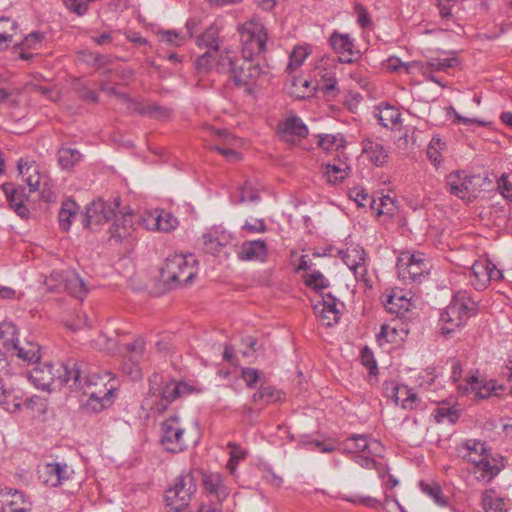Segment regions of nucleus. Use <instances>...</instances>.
Returning <instances> with one entry per match:
<instances>
[{
  "label": "nucleus",
  "instance_id": "nucleus-1",
  "mask_svg": "<svg viewBox=\"0 0 512 512\" xmlns=\"http://www.w3.org/2000/svg\"><path fill=\"white\" fill-rule=\"evenodd\" d=\"M58 373L59 384L71 391H83L89 396L88 405L94 411H100L112 403L118 384L111 372L92 371L84 364L68 360L61 364Z\"/></svg>",
  "mask_w": 512,
  "mask_h": 512
},
{
  "label": "nucleus",
  "instance_id": "nucleus-2",
  "mask_svg": "<svg viewBox=\"0 0 512 512\" xmlns=\"http://www.w3.org/2000/svg\"><path fill=\"white\" fill-rule=\"evenodd\" d=\"M188 391L187 384L175 380L164 381L161 374L154 373L149 378V390L145 403L149 405L150 410L162 413L174 400Z\"/></svg>",
  "mask_w": 512,
  "mask_h": 512
},
{
  "label": "nucleus",
  "instance_id": "nucleus-3",
  "mask_svg": "<svg viewBox=\"0 0 512 512\" xmlns=\"http://www.w3.org/2000/svg\"><path fill=\"white\" fill-rule=\"evenodd\" d=\"M476 312L477 303L466 291L455 292L450 304L440 315V321L444 324L440 329L441 334L448 336L456 328L463 326Z\"/></svg>",
  "mask_w": 512,
  "mask_h": 512
},
{
  "label": "nucleus",
  "instance_id": "nucleus-4",
  "mask_svg": "<svg viewBox=\"0 0 512 512\" xmlns=\"http://www.w3.org/2000/svg\"><path fill=\"white\" fill-rule=\"evenodd\" d=\"M196 263L192 254L171 255L160 269V278L171 287L190 284L197 274Z\"/></svg>",
  "mask_w": 512,
  "mask_h": 512
},
{
  "label": "nucleus",
  "instance_id": "nucleus-5",
  "mask_svg": "<svg viewBox=\"0 0 512 512\" xmlns=\"http://www.w3.org/2000/svg\"><path fill=\"white\" fill-rule=\"evenodd\" d=\"M0 349L17 356L27 364H37L41 358L40 346L37 343H20L18 329L12 322L0 323Z\"/></svg>",
  "mask_w": 512,
  "mask_h": 512
},
{
  "label": "nucleus",
  "instance_id": "nucleus-6",
  "mask_svg": "<svg viewBox=\"0 0 512 512\" xmlns=\"http://www.w3.org/2000/svg\"><path fill=\"white\" fill-rule=\"evenodd\" d=\"M491 181L488 177L469 175L464 171H453L446 179V188L450 194L468 202L476 199Z\"/></svg>",
  "mask_w": 512,
  "mask_h": 512
},
{
  "label": "nucleus",
  "instance_id": "nucleus-7",
  "mask_svg": "<svg viewBox=\"0 0 512 512\" xmlns=\"http://www.w3.org/2000/svg\"><path fill=\"white\" fill-rule=\"evenodd\" d=\"M238 31L242 44V58L253 59L265 51L268 35L258 18L253 17L246 21L239 27Z\"/></svg>",
  "mask_w": 512,
  "mask_h": 512
},
{
  "label": "nucleus",
  "instance_id": "nucleus-8",
  "mask_svg": "<svg viewBox=\"0 0 512 512\" xmlns=\"http://www.w3.org/2000/svg\"><path fill=\"white\" fill-rule=\"evenodd\" d=\"M195 490L196 485L191 472L179 475L174 486L166 491L165 501L167 507L172 512L183 511L188 507Z\"/></svg>",
  "mask_w": 512,
  "mask_h": 512
},
{
  "label": "nucleus",
  "instance_id": "nucleus-9",
  "mask_svg": "<svg viewBox=\"0 0 512 512\" xmlns=\"http://www.w3.org/2000/svg\"><path fill=\"white\" fill-rule=\"evenodd\" d=\"M184 428L177 416H171L161 423L160 444L165 451L180 453L187 447L184 438Z\"/></svg>",
  "mask_w": 512,
  "mask_h": 512
},
{
  "label": "nucleus",
  "instance_id": "nucleus-10",
  "mask_svg": "<svg viewBox=\"0 0 512 512\" xmlns=\"http://www.w3.org/2000/svg\"><path fill=\"white\" fill-rule=\"evenodd\" d=\"M263 77H265V72L259 63L250 58H242L233 69L231 79L236 86L243 87L248 94H251L258 81Z\"/></svg>",
  "mask_w": 512,
  "mask_h": 512
},
{
  "label": "nucleus",
  "instance_id": "nucleus-11",
  "mask_svg": "<svg viewBox=\"0 0 512 512\" xmlns=\"http://www.w3.org/2000/svg\"><path fill=\"white\" fill-rule=\"evenodd\" d=\"M397 271L404 281H419L427 275L430 270V263L420 253H403L397 261Z\"/></svg>",
  "mask_w": 512,
  "mask_h": 512
},
{
  "label": "nucleus",
  "instance_id": "nucleus-12",
  "mask_svg": "<svg viewBox=\"0 0 512 512\" xmlns=\"http://www.w3.org/2000/svg\"><path fill=\"white\" fill-rule=\"evenodd\" d=\"M201 487L203 493L221 507L222 502L229 496L230 489L220 472L201 470Z\"/></svg>",
  "mask_w": 512,
  "mask_h": 512
},
{
  "label": "nucleus",
  "instance_id": "nucleus-13",
  "mask_svg": "<svg viewBox=\"0 0 512 512\" xmlns=\"http://www.w3.org/2000/svg\"><path fill=\"white\" fill-rule=\"evenodd\" d=\"M460 393L467 395L473 392L476 397L480 399H487L491 395H499L504 390L503 385L497 384L495 380H486L476 374H472L467 377L465 384L458 386Z\"/></svg>",
  "mask_w": 512,
  "mask_h": 512
},
{
  "label": "nucleus",
  "instance_id": "nucleus-14",
  "mask_svg": "<svg viewBox=\"0 0 512 512\" xmlns=\"http://www.w3.org/2000/svg\"><path fill=\"white\" fill-rule=\"evenodd\" d=\"M119 206L118 201L106 202L101 199L91 203L86 209L83 224L87 228L93 229L94 225H100L113 219L116 214L115 208Z\"/></svg>",
  "mask_w": 512,
  "mask_h": 512
},
{
  "label": "nucleus",
  "instance_id": "nucleus-15",
  "mask_svg": "<svg viewBox=\"0 0 512 512\" xmlns=\"http://www.w3.org/2000/svg\"><path fill=\"white\" fill-rule=\"evenodd\" d=\"M2 190L6 196L10 208L22 219H28L30 209L26 205L29 195L26 194L25 188L21 185L13 183H5Z\"/></svg>",
  "mask_w": 512,
  "mask_h": 512
},
{
  "label": "nucleus",
  "instance_id": "nucleus-16",
  "mask_svg": "<svg viewBox=\"0 0 512 512\" xmlns=\"http://www.w3.org/2000/svg\"><path fill=\"white\" fill-rule=\"evenodd\" d=\"M136 215L133 213H119L113 217V223L109 227L111 239L122 242L133 236L136 230Z\"/></svg>",
  "mask_w": 512,
  "mask_h": 512
},
{
  "label": "nucleus",
  "instance_id": "nucleus-17",
  "mask_svg": "<svg viewBox=\"0 0 512 512\" xmlns=\"http://www.w3.org/2000/svg\"><path fill=\"white\" fill-rule=\"evenodd\" d=\"M277 133L287 143H295L308 135V128L298 116H291L279 123Z\"/></svg>",
  "mask_w": 512,
  "mask_h": 512
},
{
  "label": "nucleus",
  "instance_id": "nucleus-18",
  "mask_svg": "<svg viewBox=\"0 0 512 512\" xmlns=\"http://www.w3.org/2000/svg\"><path fill=\"white\" fill-rule=\"evenodd\" d=\"M72 472L66 463L53 462L44 465L40 477L44 485L58 487L70 478Z\"/></svg>",
  "mask_w": 512,
  "mask_h": 512
},
{
  "label": "nucleus",
  "instance_id": "nucleus-19",
  "mask_svg": "<svg viewBox=\"0 0 512 512\" xmlns=\"http://www.w3.org/2000/svg\"><path fill=\"white\" fill-rule=\"evenodd\" d=\"M337 298L331 293L322 295V299L314 305L315 312L319 315L323 325L330 327L336 324L340 318L337 308Z\"/></svg>",
  "mask_w": 512,
  "mask_h": 512
},
{
  "label": "nucleus",
  "instance_id": "nucleus-20",
  "mask_svg": "<svg viewBox=\"0 0 512 512\" xmlns=\"http://www.w3.org/2000/svg\"><path fill=\"white\" fill-rule=\"evenodd\" d=\"M342 259L353 272L357 281L368 282L367 268L365 265V252L360 247L347 248L342 252Z\"/></svg>",
  "mask_w": 512,
  "mask_h": 512
},
{
  "label": "nucleus",
  "instance_id": "nucleus-21",
  "mask_svg": "<svg viewBox=\"0 0 512 512\" xmlns=\"http://www.w3.org/2000/svg\"><path fill=\"white\" fill-rule=\"evenodd\" d=\"M61 368V365L56 370V374L54 373V368L50 363H45L43 365H38L34 367L29 372V380L37 387L43 390H49L51 385L54 383H59L58 379V370ZM61 386L60 384H58Z\"/></svg>",
  "mask_w": 512,
  "mask_h": 512
},
{
  "label": "nucleus",
  "instance_id": "nucleus-22",
  "mask_svg": "<svg viewBox=\"0 0 512 512\" xmlns=\"http://www.w3.org/2000/svg\"><path fill=\"white\" fill-rule=\"evenodd\" d=\"M458 64V60L455 57H437L430 58L426 63L412 61L405 64L406 72L412 73L414 70L420 71L423 75H426L427 72L434 71H445L448 68L455 67Z\"/></svg>",
  "mask_w": 512,
  "mask_h": 512
},
{
  "label": "nucleus",
  "instance_id": "nucleus-23",
  "mask_svg": "<svg viewBox=\"0 0 512 512\" xmlns=\"http://www.w3.org/2000/svg\"><path fill=\"white\" fill-rule=\"evenodd\" d=\"M0 498L11 512H30L31 502L23 492L10 487L0 489Z\"/></svg>",
  "mask_w": 512,
  "mask_h": 512
},
{
  "label": "nucleus",
  "instance_id": "nucleus-24",
  "mask_svg": "<svg viewBox=\"0 0 512 512\" xmlns=\"http://www.w3.org/2000/svg\"><path fill=\"white\" fill-rule=\"evenodd\" d=\"M0 406L10 413L19 411L24 402V392L18 387H14L5 381L0 390Z\"/></svg>",
  "mask_w": 512,
  "mask_h": 512
},
{
  "label": "nucleus",
  "instance_id": "nucleus-25",
  "mask_svg": "<svg viewBox=\"0 0 512 512\" xmlns=\"http://www.w3.org/2000/svg\"><path fill=\"white\" fill-rule=\"evenodd\" d=\"M345 448L355 453V455L363 453L378 455L382 446L377 440L369 439L364 435H354L345 440Z\"/></svg>",
  "mask_w": 512,
  "mask_h": 512
},
{
  "label": "nucleus",
  "instance_id": "nucleus-26",
  "mask_svg": "<svg viewBox=\"0 0 512 512\" xmlns=\"http://www.w3.org/2000/svg\"><path fill=\"white\" fill-rule=\"evenodd\" d=\"M329 42L334 51L339 54V60L342 63H351L353 61V56L355 55L353 51L354 44L348 34L333 32Z\"/></svg>",
  "mask_w": 512,
  "mask_h": 512
},
{
  "label": "nucleus",
  "instance_id": "nucleus-27",
  "mask_svg": "<svg viewBox=\"0 0 512 512\" xmlns=\"http://www.w3.org/2000/svg\"><path fill=\"white\" fill-rule=\"evenodd\" d=\"M237 255L242 261L263 262L267 257V245L263 240L245 241Z\"/></svg>",
  "mask_w": 512,
  "mask_h": 512
},
{
  "label": "nucleus",
  "instance_id": "nucleus-28",
  "mask_svg": "<svg viewBox=\"0 0 512 512\" xmlns=\"http://www.w3.org/2000/svg\"><path fill=\"white\" fill-rule=\"evenodd\" d=\"M17 167L23 181L28 185L29 191H37L39 189L41 175L36 162L29 158H21Z\"/></svg>",
  "mask_w": 512,
  "mask_h": 512
},
{
  "label": "nucleus",
  "instance_id": "nucleus-29",
  "mask_svg": "<svg viewBox=\"0 0 512 512\" xmlns=\"http://www.w3.org/2000/svg\"><path fill=\"white\" fill-rule=\"evenodd\" d=\"M362 152L375 166H383L389 156V151L382 143L373 139H365L362 142Z\"/></svg>",
  "mask_w": 512,
  "mask_h": 512
},
{
  "label": "nucleus",
  "instance_id": "nucleus-30",
  "mask_svg": "<svg viewBox=\"0 0 512 512\" xmlns=\"http://www.w3.org/2000/svg\"><path fill=\"white\" fill-rule=\"evenodd\" d=\"M488 267H490L489 260L476 261L470 268V279L471 284L476 290H483L490 283V274L488 273Z\"/></svg>",
  "mask_w": 512,
  "mask_h": 512
},
{
  "label": "nucleus",
  "instance_id": "nucleus-31",
  "mask_svg": "<svg viewBox=\"0 0 512 512\" xmlns=\"http://www.w3.org/2000/svg\"><path fill=\"white\" fill-rule=\"evenodd\" d=\"M470 459L475 466L474 473L479 474L477 479L480 481L489 482L500 472V467L490 461L489 453L481 460L471 457Z\"/></svg>",
  "mask_w": 512,
  "mask_h": 512
},
{
  "label": "nucleus",
  "instance_id": "nucleus-32",
  "mask_svg": "<svg viewBox=\"0 0 512 512\" xmlns=\"http://www.w3.org/2000/svg\"><path fill=\"white\" fill-rule=\"evenodd\" d=\"M459 453L463 457V459L467 460L471 463V458H478L479 460L486 457L489 453V449L485 442L475 439L466 440L461 446L458 448Z\"/></svg>",
  "mask_w": 512,
  "mask_h": 512
},
{
  "label": "nucleus",
  "instance_id": "nucleus-33",
  "mask_svg": "<svg viewBox=\"0 0 512 512\" xmlns=\"http://www.w3.org/2000/svg\"><path fill=\"white\" fill-rule=\"evenodd\" d=\"M376 110L377 113L375 115L379 124L383 127L393 129L401 123V113L396 107L389 104H381Z\"/></svg>",
  "mask_w": 512,
  "mask_h": 512
},
{
  "label": "nucleus",
  "instance_id": "nucleus-34",
  "mask_svg": "<svg viewBox=\"0 0 512 512\" xmlns=\"http://www.w3.org/2000/svg\"><path fill=\"white\" fill-rule=\"evenodd\" d=\"M384 307L391 314H396L398 317H406V314L411 310L412 303L410 299L394 292L387 297Z\"/></svg>",
  "mask_w": 512,
  "mask_h": 512
},
{
  "label": "nucleus",
  "instance_id": "nucleus-35",
  "mask_svg": "<svg viewBox=\"0 0 512 512\" xmlns=\"http://www.w3.org/2000/svg\"><path fill=\"white\" fill-rule=\"evenodd\" d=\"M18 31V23L8 17H0V51L6 50Z\"/></svg>",
  "mask_w": 512,
  "mask_h": 512
},
{
  "label": "nucleus",
  "instance_id": "nucleus-36",
  "mask_svg": "<svg viewBox=\"0 0 512 512\" xmlns=\"http://www.w3.org/2000/svg\"><path fill=\"white\" fill-rule=\"evenodd\" d=\"M146 342L142 336H137L132 342L124 345L122 357L128 360L142 362L145 359Z\"/></svg>",
  "mask_w": 512,
  "mask_h": 512
},
{
  "label": "nucleus",
  "instance_id": "nucleus-37",
  "mask_svg": "<svg viewBox=\"0 0 512 512\" xmlns=\"http://www.w3.org/2000/svg\"><path fill=\"white\" fill-rule=\"evenodd\" d=\"M78 209V205L73 200H66L62 203L58 220L59 226L63 231H68L70 229L72 218L76 217Z\"/></svg>",
  "mask_w": 512,
  "mask_h": 512
},
{
  "label": "nucleus",
  "instance_id": "nucleus-38",
  "mask_svg": "<svg viewBox=\"0 0 512 512\" xmlns=\"http://www.w3.org/2000/svg\"><path fill=\"white\" fill-rule=\"evenodd\" d=\"M81 159L82 154L77 149L62 147L58 151V163L64 170L72 169Z\"/></svg>",
  "mask_w": 512,
  "mask_h": 512
},
{
  "label": "nucleus",
  "instance_id": "nucleus-39",
  "mask_svg": "<svg viewBox=\"0 0 512 512\" xmlns=\"http://www.w3.org/2000/svg\"><path fill=\"white\" fill-rule=\"evenodd\" d=\"M482 507L485 512H506L504 499L496 497L494 489L483 491Z\"/></svg>",
  "mask_w": 512,
  "mask_h": 512
},
{
  "label": "nucleus",
  "instance_id": "nucleus-40",
  "mask_svg": "<svg viewBox=\"0 0 512 512\" xmlns=\"http://www.w3.org/2000/svg\"><path fill=\"white\" fill-rule=\"evenodd\" d=\"M351 168L346 161H340V165L327 164L325 166V175L328 182L337 184L342 182L350 173Z\"/></svg>",
  "mask_w": 512,
  "mask_h": 512
},
{
  "label": "nucleus",
  "instance_id": "nucleus-41",
  "mask_svg": "<svg viewBox=\"0 0 512 512\" xmlns=\"http://www.w3.org/2000/svg\"><path fill=\"white\" fill-rule=\"evenodd\" d=\"M135 110L141 115L151 116L159 120H165L171 116L170 108L162 107L155 103L137 104Z\"/></svg>",
  "mask_w": 512,
  "mask_h": 512
},
{
  "label": "nucleus",
  "instance_id": "nucleus-42",
  "mask_svg": "<svg viewBox=\"0 0 512 512\" xmlns=\"http://www.w3.org/2000/svg\"><path fill=\"white\" fill-rule=\"evenodd\" d=\"M197 44L200 47H207L208 50L216 51L219 50V29L215 25H211L207 28L197 40Z\"/></svg>",
  "mask_w": 512,
  "mask_h": 512
},
{
  "label": "nucleus",
  "instance_id": "nucleus-43",
  "mask_svg": "<svg viewBox=\"0 0 512 512\" xmlns=\"http://www.w3.org/2000/svg\"><path fill=\"white\" fill-rule=\"evenodd\" d=\"M227 447L230 449L227 469L229 470L230 474L234 475L239 462L246 459L248 452L234 442H229Z\"/></svg>",
  "mask_w": 512,
  "mask_h": 512
},
{
  "label": "nucleus",
  "instance_id": "nucleus-44",
  "mask_svg": "<svg viewBox=\"0 0 512 512\" xmlns=\"http://www.w3.org/2000/svg\"><path fill=\"white\" fill-rule=\"evenodd\" d=\"M460 417V412L458 409L452 406H448L446 404L439 405L434 410V419L437 423L448 422L450 424H454Z\"/></svg>",
  "mask_w": 512,
  "mask_h": 512
},
{
  "label": "nucleus",
  "instance_id": "nucleus-45",
  "mask_svg": "<svg viewBox=\"0 0 512 512\" xmlns=\"http://www.w3.org/2000/svg\"><path fill=\"white\" fill-rule=\"evenodd\" d=\"M398 401H395L397 405H401L404 409H414L417 403L420 401L417 394L413 392L406 385H400L398 391Z\"/></svg>",
  "mask_w": 512,
  "mask_h": 512
},
{
  "label": "nucleus",
  "instance_id": "nucleus-46",
  "mask_svg": "<svg viewBox=\"0 0 512 512\" xmlns=\"http://www.w3.org/2000/svg\"><path fill=\"white\" fill-rule=\"evenodd\" d=\"M310 51L307 47L299 46L295 47L289 55V61L286 66V72L291 74L298 69L305 59L309 56Z\"/></svg>",
  "mask_w": 512,
  "mask_h": 512
},
{
  "label": "nucleus",
  "instance_id": "nucleus-47",
  "mask_svg": "<svg viewBox=\"0 0 512 512\" xmlns=\"http://www.w3.org/2000/svg\"><path fill=\"white\" fill-rule=\"evenodd\" d=\"M370 207L376 212L378 216L389 215L392 216L396 210L394 200L389 196H383L378 200L372 199Z\"/></svg>",
  "mask_w": 512,
  "mask_h": 512
},
{
  "label": "nucleus",
  "instance_id": "nucleus-48",
  "mask_svg": "<svg viewBox=\"0 0 512 512\" xmlns=\"http://www.w3.org/2000/svg\"><path fill=\"white\" fill-rule=\"evenodd\" d=\"M65 287L71 295L76 298H82L86 292V285L84 281L75 273H70L66 277Z\"/></svg>",
  "mask_w": 512,
  "mask_h": 512
},
{
  "label": "nucleus",
  "instance_id": "nucleus-49",
  "mask_svg": "<svg viewBox=\"0 0 512 512\" xmlns=\"http://www.w3.org/2000/svg\"><path fill=\"white\" fill-rule=\"evenodd\" d=\"M139 225H142L147 230L159 231V220L158 210L146 211L142 215L136 217Z\"/></svg>",
  "mask_w": 512,
  "mask_h": 512
},
{
  "label": "nucleus",
  "instance_id": "nucleus-50",
  "mask_svg": "<svg viewBox=\"0 0 512 512\" xmlns=\"http://www.w3.org/2000/svg\"><path fill=\"white\" fill-rule=\"evenodd\" d=\"M239 60H234L233 52L226 51L224 54H221L217 63L216 68L220 73H230L233 74V69L239 64Z\"/></svg>",
  "mask_w": 512,
  "mask_h": 512
},
{
  "label": "nucleus",
  "instance_id": "nucleus-51",
  "mask_svg": "<svg viewBox=\"0 0 512 512\" xmlns=\"http://www.w3.org/2000/svg\"><path fill=\"white\" fill-rule=\"evenodd\" d=\"M420 488L422 492L431 497L436 504L440 506L446 505V500L442 494L441 487L437 483L420 482Z\"/></svg>",
  "mask_w": 512,
  "mask_h": 512
},
{
  "label": "nucleus",
  "instance_id": "nucleus-52",
  "mask_svg": "<svg viewBox=\"0 0 512 512\" xmlns=\"http://www.w3.org/2000/svg\"><path fill=\"white\" fill-rule=\"evenodd\" d=\"M140 362L132 361L123 358L122 359V372L127 375L131 380L136 381L142 378V368Z\"/></svg>",
  "mask_w": 512,
  "mask_h": 512
},
{
  "label": "nucleus",
  "instance_id": "nucleus-53",
  "mask_svg": "<svg viewBox=\"0 0 512 512\" xmlns=\"http://www.w3.org/2000/svg\"><path fill=\"white\" fill-rule=\"evenodd\" d=\"M305 284L314 290H322L329 287V281L319 271H313L305 276Z\"/></svg>",
  "mask_w": 512,
  "mask_h": 512
},
{
  "label": "nucleus",
  "instance_id": "nucleus-54",
  "mask_svg": "<svg viewBox=\"0 0 512 512\" xmlns=\"http://www.w3.org/2000/svg\"><path fill=\"white\" fill-rule=\"evenodd\" d=\"M218 52L208 50L196 59L195 67L198 72H208L216 59Z\"/></svg>",
  "mask_w": 512,
  "mask_h": 512
},
{
  "label": "nucleus",
  "instance_id": "nucleus-55",
  "mask_svg": "<svg viewBox=\"0 0 512 512\" xmlns=\"http://www.w3.org/2000/svg\"><path fill=\"white\" fill-rule=\"evenodd\" d=\"M160 40L172 46H181L184 43L185 37L175 30H163L158 33Z\"/></svg>",
  "mask_w": 512,
  "mask_h": 512
},
{
  "label": "nucleus",
  "instance_id": "nucleus-56",
  "mask_svg": "<svg viewBox=\"0 0 512 512\" xmlns=\"http://www.w3.org/2000/svg\"><path fill=\"white\" fill-rule=\"evenodd\" d=\"M159 220L161 221L159 224V231L162 232H170L177 225V219L169 212H165L164 210H158Z\"/></svg>",
  "mask_w": 512,
  "mask_h": 512
},
{
  "label": "nucleus",
  "instance_id": "nucleus-57",
  "mask_svg": "<svg viewBox=\"0 0 512 512\" xmlns=\"http://www.w3.org/2000/svg\"><path fill=\"white\" fill-rule=\"evenodd\" d=\"M354 13L356 15L357 24L361 28H369L372 26V19L370 17V14L366 7H364L362 4H355Z\"/></svg>",
  "mask_w": 512,
  "mask_h": 512
},
{
  "label": "nucleus",
  "instance_id": "nucleus-58",
  "mask_svg": "<svg viewBox=\"0 0 512 512\" xmlns=\"http://www.w3.org/2000/svg\"><path fill=\"white\" fill-rule=\"evenodd\" d=\"M259 200L258 190L248 181L244 183L242 188L240 189V202H255Z\"/></svg>",
  "mask_w": 512,
  "mask_h": 512
},
{
  "label": "nucleus",
  "instance_id": "nucleus-59",
  "mask_svg": "<svg viewBox=\"0 0 512 512\" xmlns=\"http://www.w3.org/2000/svg\"><path fill=\"white\" fill-rule=\"evenodd\" d=\"M343 499L353 504H362L371 508H375L379 505V501L376 498L370 496L360 497L357 495H344Z\"/></svg>",
  "mask_w": 512,
  "mask_h": 512
},
{
  "label": "nucleus",
  "instance_id": "nucleus-60",
  "mask_svg": "<svg viewBox=\"0 0 512 512\" xmlns=\"http://www.w3.org/2000/svg\"><path fill=\"white\" fill-rule=\"evenodd\" d=\"M64 4L69 11L78 16L84 15L88 10V4L83 0H65Z\"/></svg>",
  "mask_w": 512,
  "mask_h": 512
},
{
  "label": "nucleus",
  "instance_id": "nucleus-61",
  "mask_svg": "<svg viewBox=\"0 0 512 512\" xmlns=\"http://www.w3.org/2000/svg\"><path fill=\"white\" fill-rule=\"evenodd\" d=\"M455 1L456 0H437L439 15L442 19L450 20L453 18L451 10L455 4Z\"/></svg>",
  "mask_w": 512,
  "mask_h": 512
},
{
  "label": "nucleus",
  "instance_id": "nucleus-62",
  "mask_svg": "<svg viewBox=\"0 0 512 512\" xmlns=\"http://www.w3.org/2000/svg\"><path fill=\"white\" fill-rule=\"evenodd\" d=\"M264 396V404L274 403L281 400L282 395L279 391L269 386H261L260 396Z\"/></svg>",
  "mask_w": 512,
  "mask_h": 512
},
{
  "label": "nucleus",
  "instance_id": "nucleus-63",
  "mask_svg": "<svg viewBox=\"0 0 512 512\" xmlns=\"http://www.w3.org/2000/svg\"><path fill=\"white\" fill-rule=\"evenodd\" d=\"M498 189L504 198L512 201V183L508 181V176L506 174H502L499 178Z\"/></svg>",
  "mask_w": 512,
  "mask_h": 512
},
{
  "label": "nucleus",
  "instance_id": "nucleus-64",
  "mask_svg": "<svg viewBox=\"0 0 512 512\" xmlns=\"http://www.w3.org/2000/svg\"><path fill=\"white\" fill-rule=\"evenodd\" d=\"M241 228L242 230L252 234L263 233L267 229L266 224L262 219H255L253 222L246 221Z\"/></svg>",
  "mask_w": 512,
  "mask_h": 512
}]
</instances>
